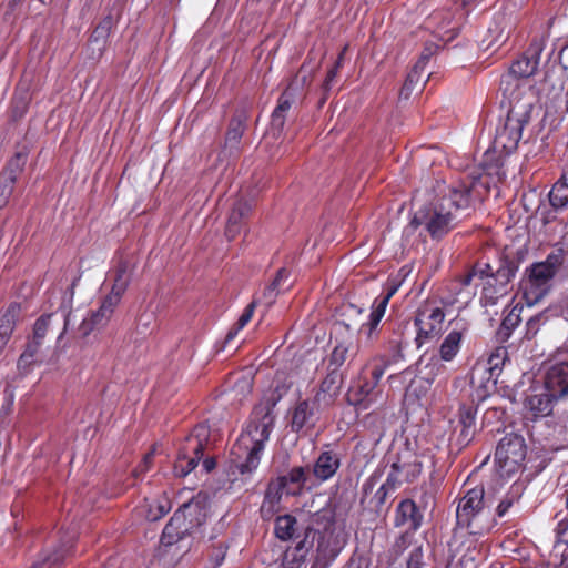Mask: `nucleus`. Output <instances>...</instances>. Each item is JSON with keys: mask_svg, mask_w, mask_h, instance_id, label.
Returning <instances> with one entry per match:
<instances>
[{"mask_svg": "<svg viewBox=\"0 0 568 568\" xmlns=\"http://www.w3.org/2000/svg\"><path fill=\"white\" fill-rule=\"evenodd\" d=\"M526 458V444L523 436L509 433L498 443L495 460L500 471L507 476L516 473Z\"/></svg>", "mask_w": 568, "mask_h": 568, "instance_id": "obj_7", "label": "nucleus"}, {"mask_svg": "<svg viewBox=\"0 0 568 568\" xmlns=\"http://www.w3.org/2000/svg\"><path fill=\"white\" fill-rule=\"evenodd\" d=\"M288 389V384L277 381L271 393L265 396L257 405L263 408H267V410L273 413L275 406L287 394Z\"/></svg>", "mask_w": 568, "mask_h": 568, "instance_id": "obj_36", "label": "nucleus"}, {"mask_svg": "<svg viewBox=\"0 0 568 568\" xmlns=\"http://www.w3.org/2000/svg\"><path fill=\"white\" fill-rule=\"evenodd\" d=\"M384 375V367L382 365H374L371 371V377L367 378L372 383H374L376 386H378V383Z\"/></svg>", "mask_w": 568, "mask_h": 568, "instance_id": "obj_63", "label": "nucleus"}, {"mask_svg": "<svg viewBox=\"0 0 568 568\" xmlns=\"http://www.w3.org/2000/svg\"><path fill=\"white\" fill-rule=\"evenodd\" d=\"M181 515V521L187 528L189 534H193L195 529L201 527L207 517L206 500L197 495L190 501L184 503L175 513Z\"/></svg>", "mask_w": 568, "mask_h": 568, "instance_id": "obj_13", "label": "nucleus"}, {"mask_svg": "<svg viewBox=\"0 0 568 568\" xmlns=\"http://www.w3.org/2000/svg\"><path fill=\"white\" fill-rule=\"evenodd\" d=\"M42 345V341L33 338L28 342L26 349L20 355L19 365H30L33 363L36 356L38 355L40 347Z\"/></svg>", "mask_w": 568, "mask_h": 568, "instance_id": "obj_47", "label": "nucleus"}, {"mask_svg": "<svg viewBox=\"0 0 568 568\" xmlns=\"http://www.w3.org/2000/svg\"><path fill=\"white\" fill-rule=\"evenodd\" d=\"M274 423V413L260 405L253 408L246 428L231 450V454L236 457V467L241 474H250L257 468L261 453L270 438Z\"/></svg>", "mask_w": 568, "mask_h": 568, "instance_id": "obj_2", "label": "nucleus"}, {"mask_svg": "<svg viewBox=\"0 0 568 568\" xmlns=\"http://www.w3.org/2000/svg\"><path fill=\"white\" fill-rule=\"evenodd\" d=\"M286 489L283 487V479H274L270 481L265 490L263 501L271 504L275 507H280L282 500V494Z\"/></svg>", "mask_w": 568, "mask_h": 568, "instance_id": "obj_43", "label": "nucleus"}, {"mask_svg": "<svg viewBox=\"0 0 568 568\" xmlns=\"http://www.w3.org/2000/svg\"><path fill=\"white\" fill-rule=\"evenodd\" d=\"M544 42L542 38H534L527 50L511 64L509 72L501 77L500 89L505 95L509 97L515 92L519 94L521 101H530V99H525L521 94L518 79L529 78L537 72L544 50Z\"/></svg>", "mask_w": 568, "mask_h": 568, "instance_id": "obj_5", "label": "nucleus"}, {"mask_svg": "<svg viewBox=\"0 0 568 568\" xmlns=\"http://www.w3.org/2000/svg\"><path fill=\"white\" fill-rule=\"evenodd\" d=\"M433 48L426 47L419 58V60L415 63L414 68L424 71L429 58L433 55Z\"/></svg>", "mask_w": 568, "mask_h": 568, "instance_id": "obj_60", "label": "nucleus"}, {"mask_svg": "<svg viewBox=\"0 0 568 568\" xmlns=\"http://www.w3.org/2000/svg\"><path fill=\"white\" fill-rule=\"evenodd\" d=\"M396 292V287H392L387 294L383 295V296H379L377 297L374 303H373V306L372 308L382 314L384 316L385 314V311H386V307H387V304L390 300V297L393 296V294Z\"/></svg>", "mask_w": 568, "mask_h": 568, "instance_id": "obj_55", "label": "nucleus"}, {"mask_svg": "<svg viewBox=\"0 0 568 568\" xmlns=\"http://www.w3.org/2000/svg\"><path fill=\"white\" fill-rule=\"evenodd\" d=\"M256 307V301H252L244 310L236 324L227 332L225 343L231 342L237 333L251 321Z\"/></svg>", "mask_w": 568, "mask_h": 568, "instance_id": "obj_42", "label": "nucleus"}, {"mask_svg": "<svg viewBox=\"0 0 568 568\" xmlns=\"http://www.w3.org/2000/svg\"><path fill=\"white\" fill-rule=\"evenodd\" d=\"M170 509L171 505L169 499L163 498L161 500H158L155 509H153L152 507L150 508L148 518L152 521H155L165 516L170 511Z\"/></svg>", "mask_w": 568, "mask_h": 568, "instance_id": "obj_53", "label": "nucleus"}, {"mask_svg": "<svg viewBox=\"0 0 568 568\" xmlns=\"http://www.w3.org/2000/svg\"><path fill=\"white\" fill-rule=\"evenodd\" d=\"M352 344L338 343L328 356L327 368L339 372V368L347 361V358L353 355L352 353Z\"/></svg>", "mask_w": 568, "mask_h": 568, "instance_id": "obj_34", "label": "nucleus"}, {"mask_svg": "<svg viewBox=\"0 0 568 568\" xmlns=\"http://www.w3.org/2000/svg\"><path fill=\"white\" fill-rule=\"evenodd\" d=\"M403 481H405L398 471V469H394L390 467V471L386 478V481L383 484L386 488L394 491Z\"/></svg>", "mask_w": 568, "mask_h": 568, "instance_id": "obj_56", "label": "nucleus"}, {"mask_svg": "<svg viewBox=\"0 0 568 568\" xmlns=\"http://www.w3.org/2000/svg\"><path fill=\"white\" fill-rule=\"evenodd\" d=\"M307 538L308 534H306L295 547L286 549L282 559L283 568H301L305 564L307 554L313 544V540L308 541Z\"/></svg>", "mask_w": 568, "mask_h": 568, "instance_id": "obj_23", "label": "nucleus"}, {"mask_svg": "<svg viewBox=\"0 0 568 568\" xmlns=\"http://www.w3.org/2000/svg\"><path fill=\"white\" fill-rule=\"evenodd\" d=\"M392 468L398 469L405 481L413 483L420 475L423 466L416 457L413 460H403L398 457L392 464Z\"/></svg>", "mask_w": 568, "mask_h": 568, "instance_id": "obj_31", "label": "nucleus"}, {"mask_svg": "<svg viewBox=\"0 0 568 568\" xmlns=\"http://www.w3.org/2000/svg\"><path fill=\"white\" fill-rule=\"evenodd\" d=\"M22 318V306L12 302L0 316V352L8 344L17 323Z\"/></svg>", "mask_w": 568, "mask_h": 568, "instance_id": "obj_19", "label": "nucleus"}, {"mask_svg": "<svg viewBox=\"0 0 568 568\" xmlns=\"http://www.w3.org/2000/svg\"><path fill=\"white\" fill-rule=\"evenodd\" d=\"M558 399L552 392L544 387L541 392L527 396L525 407L529 410L532 418L546 417L552 413L554 403Z\"/></svg>", "mask_w": 568, "mask_h": 568, "instance_id": "obj_18", "label": "nucleus"}, {"mask_svg": "<svg viewBox=\"0 0 568 568\" xmlns=\"http://www.w3.org/2000/svg\"><path fill=\"white\" fill-rule=\"evenodd\" d=\"M296 518L292 515L278 516L275 520V536L281 540L291 539L296 531Z\"/></svg>", "mask_w": 568, "mask_h": 568, "instance_id": "obj_33", "label": "nucleus"}, {"mask_svg": "<svg viewBox=\"0 0 568 568\" xmlns=\"http://www.w3.org/2000/svg\"><path fill=\"white\" fill-rule=\"evenodd\" d=\"M115 23L114 16L112 13L106 14L94 28L91 41L104 45Z\"/></svg>", "mask_w": 568, "mask_h": 568, "instance_id": "obj_35", "label": "nucleus"}, {"mask_svg": "<svg viewBox=\"0 0 568 568\" xmlns=\"http://www.w3.org/2000/svg\"><path fill=\"white\" fill-rule=\"evenodd\" d=\"M477 182L448 186L440 196L414 213L404 233L409 235L420 229L419 235L425 231L433 241L444 239L469 214Z\"/></svg>", "mask_w": 568, "mask_h": 568, "instance_id": "obj_1", "label": "nucleus"}, {"mask_svg": "<svg viewBox=\"0 0 568 568\" xmlns=\"http://www.w3.org/2000/svg\"><path fill=\"white\" fill-rule=\"evenodd\" d=\"M326 376L321 382L320 390L316 394V399H321V395L328 396L331 399H333L335 396L338 395L342 384H343V374L341 372L327 368Z\"/></svg>", "mask_w": 568, "mask_h": 568, "instance_id": "obj_29", "label": "nucleus"}, {"mask_svg": "<svg viewBox=\"0 0 568 568\" xmlns=\"http://www.w3.org/2000/svg\"><path fill=\"white\" fill-rule=\"evenodd\" d=\"M315 424L314 405L306 399L297 402L291 410V430L298 434L304 429L314 428Z\"/></svg>", "mask_w": 568, "mask_h": 568, "instance_id": "obj_16", "label": "nucleus"}, {"mask_svg": "<svg viewBox=\"0 0 568 568\" xmlns=\"http://www.w3.org/2000/svg\"><path fill=\"white\" fill-rule=\"evenodd\" d=\"M27 163V154L22 152L16 153L6 164L0 173L1 181L17 182L18 176L22 173Z\"/></svg>", "mask_w": 568, "mask_h": 568, "instance_id": "obj_30", "label": "nucleus"}, {"mask_svg": "<svg viewBox=\"0 0 568 568\" xmlns=\"http://www.w3.org/2000/svg\"><path fill=\"white\" fill-rule=\"evenodd\" d=\"M390 490L382 485L369 500V505L376 513H381L385 506V503Z\"/></svg>", "mask_w": 568, "mask_h": 568, "instance_id": "obj_51", "label": "nucleus"}, {"mask_svg": "<svg viewBox=\"0 0 568 568\" xmlns=\"http://www.w3.org/2000/svg\"><path fill=\"white\" fill-rule=\"evenodd\" d=\"M515 501L514 497L506 496L503 500H500L499 505L497 506L496 513L499 517H503L508 509L513 506Z\"/></svg>", "mask_w": 568, "mask_h": 568, "instance_id": "obj_61", "label": "nucleus"}, {"mask_svg": "<svg viewBox=\"0 0 568 568\" xmlns=\"http://www.w3.org/2000/svg\"><path fill=\"white\" fill-rule=\"evenodd\" d=\"M545 388L559 399L568 396V362L552 365L544 378Z\"/></svg>", "mask_w": 568, "mask_h": 568, "instance_id": "obj_15", "label": "nucleus"}, {"mask_svg": "<svg viewBox=\"0 0 568 568\" xmlns=\"http://www.w3.org/2000/svg\"><path fill=\"white\" fill-rule=\"evenodd\" d=\"M520 323V316L516 307H514L507 316L503 320L500 327L497 331V336L500 341L505 342L509 338L513 329Z\"/></svg>", "mask_w": 568, "mask_h": 568, "instance_id": "obj_39", "label": "nucleus"}, {"mask_svg": "<svg viewBox=\"0 0 568 568\" xmlns=\"http://www.w3.org/2000/svg\"><path fill=\"white\" fill-rule=\"evenodd\" d=\"M422 524L423 514L416 503L409 498L403 499L396 507L394 525L395 527L407 526V530L397 538L395 547L399 550L405 549L410 534L417 531Z\"/></svg>", "mask_w": 568, "mask_h": 568, "instance_id": "obj_9", "label": "nucleus"}, {"mask_svg": "<svg viewBox=\"0 0 568 568\" xmlns=\"http://www.w3.org/2000/svg\"><path fill=\"white\" fill-rule=\"evenodd\" d=\"M209 438V428L204 425H197L185 438L183 445L179 448L178 458L174 463L173 471L176 477L187 476L203 457Z\"/></svg>", "mask_w": 568, "mask_h": 568, "instance_id": "obj_6", "label": "nucleus"}, {"mask_svg": "<svg viewBox=\"0 0 568 568\" xmlns=\"http://www.w3.org/2000/svg\"><path fill=\"white\" fill-rule=\"evenodd\" d=\"M332 83H333V81H331L328 79H325L324 82L322 83V85H321V98H320V101H318V105L320 106H323L324 103L326 102V100L328 98V94H329V91L332 89Z\"/></svg>", "mask_w": 568, "mask_h": 568, "instance_id": "obj_62", "label": "nucleus"}, {"mask_svg": "<svg viewBox=\"0 0 568 568\" xmlns=\"http://www.w3.org/2000/svg\"><path fill=\"white\" fill-rule=\"evenodd\" d=\"M477 406L474 403H463L457 413V424L454 427L453 436L459 449L467 447L477 433L476 424Z\"/></svg>", "mask_w": 568, "mask_h": 568, "instance_id": "obj_11", "label": "nucleus"}, {"mask_svg": "<svg viewBox=\"0 0 568 568\" xmlns=\"http://www.w3.org/2000/svg\"><path fill=\"white\" fill-rule=\"evenodd\" d=\"M549 202L556 209L568 204V185L565 182L559 180L554 184L549 192Z\"/></svg>", "mask_w": 568, "mask_h": 568, "instance_id": "obj_41", "label": "nucleus"}, {"mask_svg": "<svg viewBox=\"0 0 568 568\" xmlns=\"http://www.w3.org/2000/svg\"><path fill=\"white\" fill-rule=\"evenodd\" d=\"M190 535L181 521V515L174 514L163 529L161 541L165 546H171Z\"/></svg>", "mask_w": 568, "mask_h": 568, "instance_id": "obj_26", "label": "nucleus"}, {"mask_svg": "<svg viewBox=\"0 0 568 568\" xmlns=\"http://www.w3.org/2000/svg\"><path fill=\"white\" fill-rule=\"evenodd\" d=\"M508 361V351L505 346L496 347L488 357V371L490 376H498L497 371L501 369L505 363Z\"/></svg>", "mask_w": 568, "mask_h": 568, "instance_id": "obj_40", "label": "nucleus"}, {"mask_svg": "<svg viewBox=\"0 0 568 568\" xmlns=\"http://www.w3.org/2000/svg\"><path fill=\"white\" fill-rule=\"evenodd\" d=\"M356 396L357 398L353 402L356 412L367 410L374 404L383 402L382 390L367 378L359 385Z\"/></svg>", "mask_w": 568, "mask_h": 568, "instance_id": "obj_22", "label": "nucleus"}, {"mask_svg": "<svg viewBox=\"0 0 568 568\" xmlns=\"http://www.w3.org/2000/svg\"><path fill=\"white\" fill-rule=\"evenodd\" d=\"M345 540L332 526L320 534L316 555L311 568H328L344 548Z\"/></svg>", "mask_w": 568, "mask_h": 568, "instance_id": "obj_10", "label": "nucleus"}, {"mask_svg": "<svg viewBox=\"0 0 568 568\" xmlns=\"http://www.w3.org/2000/svg\"><path fill=\"white\" fill-rule=\"evenodd\" d=\"M280 510V507H275L271 504H267L265 501L262 503L261 505V509H260V513H261V516L263 519L265 520H268L271 519L277 511Z\"/></svg>", "mask_w": 568, "mask_h": 568, "instance_id": "obj_59", "label": "nucleus"}, {"mask_svg": "<svg viewBox=\"0 0 568 568\" xmlns=\"http://www.w3.org/2000/svg\"><path fill=\"white\" fill-rule=\"evenodd\" d=\"M53 316H54L53 313L45 314V315L40 316L36 321V324L33 327V336H32L33 338H37V339L43 342V338L45 337V334L49 329V326H50V323H51V320L53 318Z\"/></svg>", "mask_w": 568, "mask_h": 568, "instance_id": "obj_49", "label": "nucleus"}, {"mask_svg": "<svg viewBox=\"0 0 568 568\" xmlns=\"http://www.w3.org/2000/svg\"><path fill=\"white\" fill-rule=\"evenodd\" d=\"M287 277V271L285 268H280L272 283L264 288L262 298L267 306H271L275 302L280 292L281 281L286 280Z\"/></svg>", "mask_w": 568, "mask_h": 568, "instance_id": "obj_38", "label": "nucleus"}, {"mask_svg": "<svg viewBox=\"0 0 568 568\" xmlns=\"http://www.w3.org/2000/svg\"><path fill=\"white\" fill-rule=\"evenodd\" d=\"M63 557L64 552L60 550L53 551L31 568H59Z\"/></svg>", "mask_w": 568, "mask_h": 568, "instance_id": "obj_50", "label": "nucleus"}, {"mask_svg": "<svg viewBox=\"0 0 568 568\" xmlns=\"http://www.w3.org/2000/svg\"><path fill=\"white\" fill-rule=\"evenodd\" d=\"M422 72L420 70L413 68L412 71L407 74L406 80L399 91V97L403 99H408L412 91L415 89V87L422 80Z\"/></svg>", "mask_w": 568, "mask_h": 568, "instance_id": "obj_45", "label": "nucleus"}, {"mask_svg": "<svg viewBox=\"0 0 568 568\" xmlns=\"http://www.w3.org/2000/svg\"><path fill=\"white\" fill-rule=\"evenodd\" d=\"M308 477L307 468L298 466L293 467L286 475L280 476L276 479H283V487L286 489L287 495L297 496L304 489Z\"/></svg>", "mask_w": 568, "mask_h": 568, "instance_id": "obj_24", "label": "nucleus"}, {"mask_svg": "<svg viewBox=\"0 0 568 568\" xmlns=\"http://www.w3.org/2000/svg\"><path fill=\"white\" fill-rule=\"evenodd\" d=\"M473 270L477 277L487 278L486 285L483 288L487 296L490 287H493L495 267L489 263L478 262L473 266Z\"/></svg>", "mask_w": 568, "mask_h": 568, "instance_id": "obj_44", "label": "nucleus"}, {"mask_svg": "<svg viewBox=\"0 0 568 568\" xmlns=\"http://www.w3.org/2000/svg\"><path fill=\"white\" fill-rule=\"evenodd\" d=\"M558 59H559V62L560 64L562 65V68L568 71V44L565 45L559 54H558Z\"/></svg>", "mask_w": 568, "mask_h": 568, "instance_id": "obj_64", "label": "nucleus"}, {"mask_svg": "<svg viewBox=\"0 0 568 568\" xmlns=\"http://www.w3.org/2000/svg\"><path fill=\"white\" fill-rule=\"evenodd\" d=\"M422 558L423 554L420 548H416L409 555V558L407 560V568H422Z\"/></svg>", "mask_w": 568, "mask_h": 568, "instance_id": "obj_58", "label": "nucleus"}, {"mask_svg": "<svg viewBox=\"0 0 568 568\" xmlns=\"http://www.w3.org/2000/svg\"><path fill=\"white\" fill-rule=\"evenodd\" d=\"M134 270L135 264L132 261L121 257L113 271L114 278L110 293L122 298L131 283Z\"/></svg>", "mask_w": 568, "mask_h": 568, "instance_id": "obj_20", "label": "nucleus"}, {"mask_svg": "<svg viewBox=\"0 0 568 568\" xmlns=\"http://www.w3.org/2000/svg\"><path fill=\"white\" fill-rule=\"evenodd\" d=\"M484 497V487L476 486L459 499L456 509L457 526L466 528L470 535H481L489 530Z\"/></svg>", "mask_w": 568, "mask_h": 568, "instance_id": "obj_4", "label": "nucleus"}, {"mask_svg": "<svg viewBox=\"0 0 568 568\" xmlns=\"http://www.w3.org/2000/svg\"><path fill=\"white\" fill-rule=\"evenodd\" d=\"M110 321V318L104 314V312L99 307L97 311H93L88 318H84L80 324V332L83 336H88L94 328L104 326Z\"/></svg>", "mask_w": 568, "mask_h": 568, "instance_id": "obj_37", "label": "nucleus"}, {"mask_svg": "<svg viewBox=\"0 0 568 568\" xmlns=\"http://www.w3.org/2000/svg\"><path fill=\"white\" fill-rule=\"evenodd\" d=\"M297 99H300L298 94H294L287 89H285V91L278 98L277 105L272 113V125L274 128L278 130L283 129L286 120V114L290 111L292 104Z\"/></svg>", "mask_w": 568, "mask_h": 568, "instance_id": "obj_28", "label": "nucleus"}, {"mask_svg": "<svg viewBox=\"0 0 568 568\" xmlns=\"http://www.w3.org/2000/svg\"><path fill=\"white\" fill-rule=\"evenodd\" d=\"M227 548V544L223 540L212 544V546L209 549L207 556L213 565V568H217L219 566L222 565Z\"/></svg>", "mask_w": 568, "mask_h": 568, "instance_id": "obj_46", "label": "nucleus"}, {"mask_svg": "<svg viewBox=\"0 0 568 568\" xmlns=\"http://www.w3.org/2000/svg\"><path fill=\"white\" fill-rule=\"evenodd\" d=\"M517 271L518 262L507 256L500 257L494 272L493 293L505 294V287L514 278Z\"/></svg>", "mask_w": 568, "mask_h": 568, "instance_id": "obj_21", "label": "nucleus"}, {"mask_svg": "<svg viewBox=\"0 0 568 568\" xmlns=\"http://www.w3.org/2000/svg\"><path fill=\"white\" fill-rule=\"evenodd\" d=\"M313 73L314 68H308L306 63H303L286 89L294 94H298V98H303V89L310 85Z\"/></svg>", "mask_w": 568, "mask_h": 568, "instance_id": "obj_32", "label": "nucleus"}, {"mask_svg": "<svg viewBox=\"0 0 568 568\" xmlns=\"http://www.w3.org/2000/svg\"><path fill=\"white\" fill-rule=\"evenodd\" d=\"M121 297L109 293L102 301L100 307L104 312V314L111 318L112 314L114 313L115 307L120 304Z\"/></svg>", "mask_w": 568, "mask_h": 568, "instance_id": "obj_54", "label": "nucleus"}, {"mask_svg": "<svg viewBox=\"0 0 568 568\" xmlns=\"http://www.w3.org/2000/svg\"><path fill=\"white\" fill-rule=\"evenodd\" d=\"M378 404H379V406L375 410L368 413L364 417L365 425H367L369 427H376V428L383 427L385 418H386V413L383 408V402H381Z\"/></svg>", "mask_w": 568, "mask_h": 568, "instance_id": "obj_48", "label": "nucleus"}, {"mask_svg": "<svg viewBox=\"0 0 568 568\" xmlns=\"http://www.w3.org/2000/svg\"><path fill=\"white\" fill-rule=\"evenodd\" d=\"M383 318V315L375 312L373 308H372V313L369 315V321L368 323L366 324L367 327H368V332H367V337L369 339H372L374 337V334H375V331L381 322V320Z\"/></svg>", "mask_w": 568, "mask_h": 568, "instance_id": "obj_57", "label": "nucleus"}, {"mask_svg": "<svg viewBox=\"0 0 568 568\" xmlns=\"http://www.w3.org/2000/svg\"><path fill=\"white\" fill-rule=\"evenodd\" d=\"M341 467V456L334 450H323L316 458L312 474L320 481L329 480Z\"/></svg>", "mask_w": 568, "mask_h": 568, "instance_id": "obj_17", "label": "nucleus"}, {"mask_svg": "<svg viewBox=\"0 0 568 568\" xmlns=\"http://www.w3.org/2000/svg\"><path fill=\"white\" fill-rule=\"evenodd\" d=\"M252 211L253 204L248 200L239 199L233 204L225 226V236L229 241H233L240 235Z\"/></svg>", "mask_w": 568, "mask_h": 568, "instance_id": "obj_14", "label": "nucleus"}, {"mask_svg": "<svg viewBox=\"0 0 568 568\" xmlns=\"http://www.w3.org/2000/svg\"><path fill=\"white\" fill-rule=\"evenodd\" d=\"M564 250L558 248L552 251L542 263L549 267L554 273L557 274L561 265L564 264Z\"/></svg>", "mask_w": 568, "mask_h": 568, "instance_id": "obj_52", "label": "nucleus"}, {"mask_svg": "<svg viewBox=\"0 0 568 568\" xmlns=\"http://www.w3.org/2000/svg\"><path fill=\"white\" fill-rule=\"evenodd\" d=\"M466 328L452 329L442 342L438 353L439 357L444 362L453 361L458 354L462 342L465 336Z\"/></svg>", "mask_w": 568, "mask_h": 568, "instance_id": "obj_25", "label": "nucleus"}, {"mask_svg": "<svg viewBox=\"0 0 568 568\" xmlns=\"http://www.w3.org/2000/svg\"><path fill=\"white\" fill-rule=\"evenodd\" d=\"M444 320V310L433 303H426L418 308L414 321L417 327L415 341L418 347L442 333Z\"/></svg>", "mask_w": 568, "mask_h": 568, "instance_id": "obj_8", "label": "nucleus"}, {"mask_svg": "<svg viewBox=\"0 0 568 568\" xmlns=\"http://www.w3.org/2000/svg\"><path fill=\"white\" fill-rule=\"evenodd\" d=\"M247 115L245 111H237L230 121L225 135V144L231 149H237L246 128Z\"/></svg>", "mask_w": 568, "mask_h": 568, "instance_id": "obj_27", "label": "nucleus"}, {"mask_svg": "<svg viewBox=\"0 0 568 568\" xmlns=\"http://www.w3.org/2000/svg\"><path fill=\"white\" fill-rule=\"evenodd\" d=\"M510 109L504 124L497 129L493 142V149L496 152L513 153L521 139V132L526 124L530 122L534 109L531 101H521L519 94L513 92L509 95Z\"/></svg>", "mask_w": 568, "mask_h": 568, "instance_id": "obj_3", "label": "nucleus"}, {"mask_svg": "<svg viewBox=\"0 0 568 568\" xmlns=\"http://www.w3.org/2000/svg\"><path fill=\"white\" fill-rule=\"evenodd\" d=\"M554 273L542 262L536 263L530 267L529 275L524 286V294L528 301L538 302L549 290V283L554 278Z\"/></svg>", "mask_w": 568, "mask_h": 568, "instance_id": "obj_12", "label": "nucleus"}]
</instances>
